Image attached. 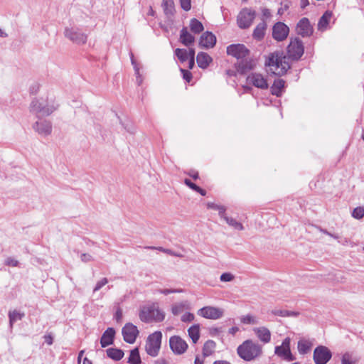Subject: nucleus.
Here are the masks:
<instances>
[{"instance_id": "obj_1", "label": "nucleus", "mask_w": 364, "mask_h": 364, "mask_svg": "<svg viewBox=\"0 0 364 364\" xmlns=\"http://www.w3.org/2000/svg\"><path fill=\"white\" fill-rule=\"evenodd\" d=\"M58 107V104L53 95H46L32 100L30 112L38 117L49 116Z\"/></svg>"}, {"instance_id": "obj_2", "label": "nucleus", "mask_w": 364, "mask_h": 364, "mask_svg": "<svg viewBox=\"0 0 364 364\" xmlns=\"http://www.w3.org/2000/svg\"><path fill=\"white\" fill-rule=\"evenodd\" d=\"M238 355L245 361H252L262 354V347L257 342L247 339L237 348Z\"/></svg>"}, {"instance_id": "obj_3", "label": "nucleus", "mask_w": 364, "mask_h": 364, "mask_svg": "<svg viewBox=\"0 0 364 364\" xmlns=\"http://www.w3.org/2000/svg\"><path fill=\"white\" fill-rule=\"evenodd\" d=\"M265 65L269 68L271 73L277 75L284 74L290 68L287 58L278 52L268 55Z\"/></svg>"}, {"instance_id": "obj_4", "label": "nucleus", "mask_w": 364, "mask_h": 364, "mask_svg": "<svg viewBox=\"0 0 364 364\" xmlns=\"http://www.w3.org/2000/svg\"><path fill=\"white\" fill-rule=\"evenodd\" d=\"M141 321L149 323L152 321L160 322L165 318L164 311L154 306L143 307L139 314Z\"/></svg>"}, {"instance_id": "obj_5", "label": "nucleus", "mask_w": 364, "mask_h": 364, "mask_svg": "<svg viewBox=\"0 0 364 364\" xmlns=\"http://www.w3.org/2000/svg\"><path fill=\"white\" fill-rule=\"evenodd\" d=\"M162 339L161 331H155L150 334L146 341L145 350L148 355L151 357L158 355Z\"/></svg>"}, {"instance_id": "obj_6", "label": "nucleus", "mask_w": 364, "mask_h": 364, "mask_svg": "<svg viewBox=\"0 0 364 364\" xmlns=\"http://www.w3.org/2000/svg\"><path fill=\"white\" fill-rule=\"evenodd\" d=\"M332 357L331 350L324 346H317L313 353V360L315 364H326Z\"/></svg>"}, {"instance_id": "obj_7", "label": "nucleus", "mask_w": 364, "mask_h": 364, "mask_svg": "<svg viewBox=\"0 0 364 364\" xmlns=\"http://www.w3.org/2000/svg\"><path fill=\"white\" fill-rule=\"evenodd\" d=\"M197 314L205 318L217 320L223 317L224 311L218 307L207 306L198 309Z\"/></svg>"}, {"instance_id": "obj_8", "label": "nucleus", "mask_w": 364, "mask_h": 364, "mask_svg": "<svg viewBox=\"0 0 364 364\" xmlns=\"http://www.w3.org/2000/svg\"><path fill=\"white\" fill-rule=\"evenodd\" d=\"M290 342L291 339L287 337L282 341V345L276 346L274 350V353L277 355L287 361H291L295 359V357L291 352Z\"/></svg>"}, {"instance_id": "obj_9", "label": "nucleus", "mask_w": 364, "mask_h": 364, "mask_svg": "<svg viewBox=\"0 0 364 364\" xmlns=\"http://www.w3.org/2000/svg\"><path fill=\"white\" fill-rule=\"evenodd\" d=\"M255 18V12L249 9H242L237 16V24L240 28H247Z\"/></svg>"}, {"instance_id": "obj_10", "label": "nucleus", "mask_w": 364, "mask_h": 364, "mask_svg": "<svg viewBox=\"0 0 364 364\" xmlns=\"http://www.w3.org/2000/svg\"><path fill=\"white\" fill-rule=\"evenodd\" d=\"M65 36L76 44L86 43L87 36L76 28H66L64 31Z\"/></svg>"}, {"instance_id": "obj_11", "label": "nucleus", "mask_w": 364, "mask_h": 364, "mask_svg": "<svg viewBox=\"0 0 364 364\" xmlns=\"http://www.w3.org/2000/svg\"><path fill=\"white\" fill-rule=\"evenodd\" d=\"M246 80L247 84L261 90H266L269 87L267 80L261 73H251L247 75Z\"/></svg>"}, {"instance_id": "obj_12", "label": "nucleus", "mask_w": 364, "mask_h": 364, "mask_svg": "<svg viewBox=\"0 0 364 364\" xmlns=\"http://www.w3.org/2000/svg\"><path fill=\"white\" fill-rule=\"evenodd\" d=\"M304 46L299 38L291 40L287 48L289 58L298 60L304 54Z\"/></svg>"}, {"instance_id": "obj_13", "label": "nucleus", "mask_w": 364, "mask_h": 364, "mask_svg": "<svg viewBox=\"0 0 364 364\" xmlns=\"http://www.w3.org/2000/svg\"><path fill=\"white\" fill-rule=\"evenodd\" d=\"M169 346L176 355L183 354L188 348L186 341L178 336H173L169 338Z\"/></svg>"}, {"instance_id": "obj_14", "label": "nucleus", "mask_w": 364, "mask_h": 364, "mask_svg": "<svg viewBox=\"0 0 364 364\" xmlns=\"http://www.w3.org/2000/svg\"><path fill=\"white\" fill-rule=\"evenodd\" d=\"M122 333L124 340L128 343H134L139 335L137 327L132 323H126L122 328Z\"/></svg>"}, {"instance_id": "obj_15", "label": "nucleus", "mask_w": 364, "mask_h": 364, "mask_svg": "<svg viewBox=\"0 0 364 364\" xmlns=\"http://www.w3.org/2000/svg\"><path fill=\"white\" fill-rule=\"evenodd\" d=\"M227 53L237 59L247 57L250 51L243 44H232L227 47Z\"/></svg>"}, {"instance_id": "obj_16", "label": "nucleus", "mask_w": 364, "mask_h": 364, "mask_svg": "<svg viewBox=\"0 0 364 364\" xmlns=\"http://www.w3.org/2000/svg\"><path fill=\"white\" fill-rule=\"evenodd\" d=\"M33 128L36 132L43 136H47L52 132V124L46 119H39L34 123Z\"/></svg>"}, {"instance_id": "obj_17", "label": "nucleus", "mask_w": 364, "mask_h": 364, "mask_svg": "<svg viewBox=\"0 0 364 364\" xmlns=\"http://www.w3.org/2000/svg\"><path fill=\"white\" fill-rule=\"evenodd\" d=\"M289 27L284 23L277 22L272 28V37L277 41H282L289 34Z\"/></svg>"}, {"instance_id": "obj_18", "label": "nucleus", "mask_w": 364, "mask_h": 364, "mask_svg": "<svg viewBox=\"0 0 364 364\" xmlns=\"http://www.w3.org/2000/svg\"><path fill=\"white\" fill-rule=\"evenodd\" d=\"M296 31L298 34L303 37L309 36L312 34L313 28L308 18H303L299 21L296 26Z\"/></svg>"}, {"instance_id": "obj_19", "label": "nucleus", "mask_w": 364, "mask_h": 364, "mask_svg": "<svg viewBox=\"0 0 364 364\" xmlns=\"http://www.w3.org/2000/svg\"><path fill=\"white\" fill-rule=\"evenodd\" d=\"M314 339L301 338L297 343V350L300 355H306L311 350L314 346Z\"/></svg>"}, {"instance_id": "obj_20", "label": "nucleus", "mask_w": 364, "mask_h": 364, "mask_svg": "<svg viewBox=\"0 0 364 364\" xmlns=\"http://www.w3.org/2000/svg\"><path fill=\"white\" fill-rule=\"evenodd\" d=\"M216 43V37L210 32H205L200 38L199 45L203 48H213Z\"/></svg>"}, {"instance_id": "obj_21", "label": "nucleus", "mask_w": 364, "mask_h": 364, "mask_svg": "<svg viewBox=\"0 0 364 364\" xmlns=\"http://www.w3.org/2000/svg\"><path fill=\"white\" fill-rule=\"evenodd\" d=\"M253 332L261 342L264 343H268L270 342L271 332L267 327L261 326L254 328Z\"/></svg>"}, {"instance_id": "obj_22", "label": "nucleus", "mask_w": 364, "mask_h": 364, "mask_svg": "<svg viewBox=\"0 0 364 364\" xmlns=\"http://www.w3.org/2000/svg\"><path fill=\"white\" fill-rule=\"evenodd\" d=\"M115 331L113 328H108L102 334L100 343L102 348L113 343Z\"/></svg>"}, {"instance_id": "obj_23", "label": "nucleus", "mask_w": 364, "mask_h": 364, "mask_svg": "<svg viewBox=\"0 0 364 364\" xmlns=\"http://www.w3.org/2000/svg\"><path fill=\"white\" fill-rule=\"evenodd\" d=\"M196 60L198 65L200 68L205 69L209 66L213 59L208 53L204 52H200L197 55Z\"/></svg>"}, {"instance_id": "obj_24", "label": "nucleus", "mask_w": 364, "mask_h": 364, "mask_svg": "<svg viewBox=\"0 0 364 364\" xmlns=\"http://www.w3.org/2000/svg\"><path fill=\"white\" fill-rule=\"evenodd\" d=\"M267 27V23L264 20L258 23L256 28L254 29L252 33L253 38L257 41L262 40L265 36Z\"/></svg>"}, {"instance_id": "obj_25", "label": "nucleus", "mask_w": 364, "mask_h": 364, "mask_svg": "<svg viewBox=\"0 0 364 364\" xmlns=\"http://www.w3.org/2000/svg\"><path fill=\"white\" fill-rule=\"evenodd\" d=\"M180 41L186 46H189L195 41V38L187 30L186 27L183 28L180 33Z\"/></svg>"}, {"instance_id": "obj_26", "label": "nucleus", "mask_w": 364, "mask_h": 364, "mask_svg": "<svg viewBox=\"0 0 364 364\" xmlns=\"http://www.w3.org/2000/svg\"><path fill=\"white\" fill-rule=\"evenodd\" d=\"M285 85V81L282 79H277L274 81L271 87V92L272 95L279 97L282 95V90Z\"/></svg>"}, {"instance_id": "obj_27", "label": "nucleus", "mask_w": 364, "mask_h": 364, "mask_svg": "<svg viewBox=\"0 0 364 364\" xmlns=\"http://www.w3.org/2000/svg\"><path fill=\"white\" fill-rule=\"evenodd\" d=\"M216 343L212 340L207 341L203 347V355L208 357L213 355L215 350Z\"/></svg>"}, {"instance_id": "obj_28", "label": "nucleus", "mask_w": 364, "mask_h": 364, "mask_svg": "<svg viewBox=\"0 0 364 364\" xmlns=\"http://www.w3.org/2000/svg\"><path fill=\"white\" fill-rule=\"evenodd\" d=\"M161 6L166 16H171L174 14L175 8L173 0H163Z\"/></svg>"}, {"instance_id": "obj_29", "label": "nucleus", "mask_w": 364, "mask_h": 364, "mask_svg": "<svg viewBox=\"0 0 364 364\" xmlns=\"http://www.w3.org/2000/svg\"><path fill=\"white\" fill-rule=\"evenodd\" d=\"M106 352L109 358L116 361L121 360L124 356V352L121 349L110 348Z\"/></svg>"}, {"instance_id": "obj_30", "label": "nucleus", "mask_w": 364, "mask_h": 364, "mask_svg": "<svg viewBox=\"0 0 364 364\" xmlns=\"http://www.w3.org/2000/svg\"><path fill=\"white\" fill-rule=\"evenodd\" d=\"M188 336L193 343H196L200 338V326L198 324L191 326L188 330Z\"/></svg>"}, {"instance_id": "obj_31", "label": "nucleus", "mask_w": 364, "mask_h": 364, "mask_svg": "<svg viewBox=\"0 0 364 364\" xmlns=\"http://www.w3.org/2000/svg\"><path fill=\"white\" fill-rule=\"evenodd\" d=\"M222 218L224 219L225 221L235 230H244V226L242 225V224L241 223L237 221L235 218L228 217L226 215V214L225 215V217H223Z\"/></svg>"}, {"instance_id": "obj_32", "label": "nucleus", "mask_w": 364, "mask_h": 364, "mask_svg": "<svg viewBox=\"0 0 364 364\" xmlns=\"http://www.w3.org/2000/svg\"><path fill=\"white\" fill-rule=\"evenodd\" d=\"M128 363L129 364H140L141 363L139 349L137 348H135L130 351Z\"/></svg>"}, {"instance_id": "obj_33", "label": "nucleus", "mask_w": 364, "mask_h": 364, "mask_svg": "<svg viewBox=\"0 0 364 364\" xmlns=\"http://www.w3.org/2000/svg\"><path fill=\"white\" fill-rule=\"evenodd\" d=\"M331 18V14L330 12L326 11L319 19L318 23V30L323 31L327 28L328 22Z\"/></svg>"}, {"instance_id": "obj_34", "label": "nucleus", "mask_w": 364, "mask_h": 364, "mask_svg": "<svg viewBox=\"0 0 364 364\" xmlns=\"http://www.w3.org/2000/svg\"><path fill=\"white\" fill-rule=\"evenodd\" d=\"M272 314L281 317L297 316L299 313L284 309H274L271 311Z\"/></svg>"}, {"instance_id": "obj_35", "label": "nucleus", "mask_w": 364, "mask_h": 364, "mask_svg": "<svg viewBox=\"0 0 364 364\" xmlns=\"http://www.w3.org/2000/svg\"><path fill=\"white\" fill-rule=\"evenodd\" d=\"M189 26L191 31L194 33H199L204 29L202 23L196 18H192Z\"/></svg>"}, {"instance_id": "obj_36", "label": "nucleus", "mask_w": 364, "mask_h": 364, "mask_svg": "<svg viewBox=\"0 0 364 364\" xmlns=\"http://www.w3.org/2000/svg\"><path fill=\"white\" fill-rule=\"evenodd\" d=\"M187 309H188V306L186 302L177 303L172 306L171 312L173 315L178 316Z\"/></svg>"}, {"instance_id": "obj_37", "label": "nucleus", "mask_w": 364, "mask_h": 364, "mask_svg": "<svg viewBox=\"0 0 364 364\" xmlns=\"http://www.w3.org/2000/svg\"><path fill=\"white\" fill-rule=\"evenodd\" d=\"M240 320L244 324L255 325L259 323L258 318L251 314L243 315L240 317Z\"/></svg>"}, {"instance_id": "obj_38", "label": "nucleus", "mask_w": 364, "mask_h": 364, "mask_svg": "<svg viewBox=\"0 0 364 364\" xmlns=\"http://www.w3.org/2000/svg\"><path fill=\"white\" fill-rule=\"evenodd\" d=\"M24 314L18 311L14 310L12 311H9V318L10 325L12 326L14 323H15L16 321L21 320Z\"/></svg>"}, {"instance_id": "obj_39", "label": "nucleus", "mask_w": 364, "mask_h": 364, "mask_svg": "<svg viewBox=\"0 0 364 364\" xmlns=\"http://www.w3.org/2000/svg\"><path fill=\"white\" fill-rule=\"evenodd\" d=\"M207 206L210 209H213V210H218V214H219V215H220V217L221 218L223 217H225V210H226V208H225V206L221 205H218V204H216V203H208L207 204Z\"/></svg>"}, {"instance_id": "obj_40", "label": "nucleus", "mask_w": 364, "mask_h": 364, "mask_svg": "<svg viewBox=\"0 0 364 364\" xmlns=\"http://www.w3.org/2000/svg\"><path fill=\"white\" fill-rule=\"evenodd\" d=\"M175 54L181 63L188 60V51L186 49L176 48Z\"/></svg>"}, {"instance_id": "obj_41", "label": "nucleus", "mask_w": 364, "mask_h": 364, "mask_svg": "<svg viewBox=\"0 0 364 364\" xmlns=\"http://www.w3.org/2000/svg\"><path fill=\"white\" fill-rule=\"evenodd\" d=\"M238 67H239V70L242 73L247 72V70H252L253 68V65L251 62H247V61H245V60H242L239 63Z\"/></svg>"}, {"instance_id": "obj_42", "label": "nucleus", "mask_w": 364, "mask_h": 364, "mask_svg": "<svg viewBox=\"0 0 364 364\" xmlns=\"http://www.w3.org/2000/svg\"><path fill=\"white\" fill-rule=\"evenodd\" d=\"M156 291L164 295H168L173 293H182L184 290L183 289H158Z\"/></svg>"}, {"instance_id": "obj_43", "label": "nucleus", "mask_w": 364, "mask_h": 364, "mask_svg": "<svg viewBox=\"0 0 364 364\" xmlns=\"http://www.w3.org/2000/svg\"><path fill=\"white\" fill-rule=\"evenodd\" d=\"M352 216L356 219H361L364 216V208H355L352 213Z\"/></svg>"}, {"instance_id": "obj_44", "label": "nucleus", "mask_w": 364, "mask_h": 364, "mask_svg": "<svg viewBox=\"0 0 364 364\" xmlns=\"http://www.w3.org/2000/svg\"><path fill=\"white\" fill-rule=\"evenodd\" d=\"M235 279V276L230 273V272H225L220 275V280L223 282H229L233 281Z\"/></svg>"}, {"instance_id": "obj_45", "label": "nucleus", "mask_w": 364, "mask_h": 364, "mask_svg": "<svg viewBox=\"0 0 364 364\" xmlns=\"http://www.w3.org/2000/svg\"><path fill=\"white\" fill-rule=\"evenodd\" d=\"M108 283V279L107 278H102L100 281H98L93 289V292H96L99 291L102 287L105 286Z\"/></svg>"}, {"instance_id": "obj_46", "label": "nucleus", "mask_w": 364, "mask_h": 364, "mask_svg": "<svg viewBox=\"0 0 364 364\" xmlns=\"http://www.w3.org/2000/svg\"><path fill=\"white\" fill-rule=\"evenodd\" d=\"M341 364H353L352 356L349 353H346L343 355Z\"/></svg>"}, {"instance_id": "obj_47", "label": "nucleus", "mask_w": 364, "mask_h": 364, "mask_svg": "<svg viewBox=\"0 0 364 364\" xmlns=\"http://www.w3.org/2000/svg\"><path fill=\"white\" fill-rule=\"evenodd\" d=\"M18 264V261L13 257H8L5 260V264L7 266L15 267H17Z\"/></svg>"}, {"instance_id": "obj_48", "label": "nucleus", "mask_w": 364, "mask_h": 364, "mask_svg": "<svg viewBox=\"0 0 364 364\" xmlns=\"http://www.w3.org/2000/svg\"><path fill=\"white\" fill-rule=\"evenodd\" d=\"M194 315L192 313L186 312L181 316V321L183 322H190L194 320Z\"/></svg>"}, {"instance_id": "obj_49", "label": "nucleus", "mask_w": 364, "mask_h": 364, "mask_svg": "<svg viewBox=\"0 0 364 364\" xmlns=\"http://www.w3.org/2000/svg\"><path fill=\"white\" fill-rule=\"evenodd\" d=\"M181 8L188 11L191 8V0H180Z\"/></svg>"}, {"instance_id": "obj_50", "label": "nucleus", "mask_w": 364, "mask_h": 364, "mask_svg": "<svg viewBox=\"0 0 364 364\" xmlns=\"http://www.w3.org/2000/svg\"><path fill=\"white\" fill-rule=\"evenodd\" d=\"M146 248L147 249H155V250H159V251H161L164 253H167L168 255H176L175 254L173 253V252L169 250V249H165L164 247H146Z\"/></svg>"}, {"instance_id": "obj_51", "label": "nucleus", "mask_w": 364, "mask_h": 364, "mask_svg": "<svg viewBox=\"0 0 364 364\" xmlns=\"http://www.w3.org/2000/svg\"><path fill=\"white\" fill-rule=\"evenodd\" d=\"M181 72L183 73V78L187 81L190 82L192 78V74L188 70H186L185 69H181Z\"/></svg>"}, {"instance_id": "obj_52", "label": "nucleus", "mask_w": 364, "mask_h": 364, "mask_svg": "<svg viewBox=\"0 0 364 364\" xmlns=\"http://www.w3.org/2000/svg\"><path fill=\"white\" fill-rule=\"evenodd\" d=\"M80 258L83 262H89L93 260V257L90 255L86 253L82 254L80 255Z\"/></svg>"}, {"instance_id": "obj_53", "label": "nucleus", "mask_w": 364, "mask_h": 364, "mask_svg": "<svg viewBox=\"0 0 364 364\" xmlns=\"http://www.w3.org/2000/svg\"><path fill=\"white\" fill-rule=\"evenodd\" d=\"M184 183L190 188H191L192 190L193 191H196V189L198 188V186H196L195 183H192L191 181V180L188 179V178H186L185 181H184Z\"/></svg>"}, {"instance_id": "obj_54", "label": "nucleus", "mask_w": 364, "mask_h": 364, "mask_svg": "<svg viewBox=\"0 0 364 364\" xmlns=\"http://www.w3.org/2000/svg\"><path fill=\"white\" fill-rule=\"evenodd\" d=\"M262 14L263 18H264L266 19L271 17L270 11L267 8H264L262 9Z\"/></svg>"}, {"instance_id": "obj_55", "label": "nucleus", "mask_w": 364, "mask_h": 364, "mask_svg": "<svg viewBox=\"0 0 364 364\" xmlns=\"http://www.w3.org/2000/svg\"><path fill=\"white\" fill-rule=\"evenodd\" d=\"M131 60H132V64L133 65L134 70H135V74L138 76L139 75V69L137 65L136 64V62L134 59V56L132 54H131Z\"/></svg>"}, {"instance_id": "obj_56", "label": "nucleus", "mask_w": 364, "mask_h": 364, "mask_svg": "<svg viewBox=\"0 0 364 364\" xmlns=\"http://www.w3.org/2000/svg\"><path fill=\"white\" fill-rule=\"evenodd\" d=\"M45 342L48 345H52L53 342V338L50 334L45 335L44 336Z\"/></svg>"}, {"instance_id": "obj_57", "label": "nucleus", "mask_w": 364, "mask_h": 364, "mask_svg": "<svg viewBox=\"0 0 364 364\" xmlns=\"http://www.w3.org/2000/svg\"><path fill=\"white\" fill-rule=\"evenodd\" d=\"M115 317L117 321L120 320L122 317V311L120 309H118L115 314Z\"/></svg>"}, {"instance_id": "obj_58", "label": "nucleus", "mask_w": 364, "mask_h": 364, "mask_svg": "<svg viewBox=\"0 0 364 364\" xmlns=\"http://www.w3.org/2000/svg\"><path fill=\"white\" fill-rule=\"evenodd\" d=\"M238 331H239V328L237 326H233V327L230 328L228 331L229 333H230L232 335H235Z\"/></svg>"}, {"instance_id": "obj_59", "label": "nucleus", "mask_w": 364, "mask_h": 364, "mask_svg": "<svg viewBox=\"0 0 364 364\" xmlns=\"http://www.w3.org/2000/svg\"><path fill=\"white\" fill-rule=\"evenodd\" d=\"M309 4V0H300V6L301 9L306 8Z\"/></svg>"}, {"instance_id": "obj_60", "label": "nucleus", "mask_w": 364, "mask_h": 364, "mask_svg": "<svg viewBox=\"0 0 364 364\" xmlns=\"http://www.w3.org/2000/svg\"><path fill=\"white\" fill-rule=\"evenodd\" d=\"M188 58H194L195 57V50L193 48L189 49L188 52Z\"/></svg>"}, {"instance_id": "obj_61", "label": "nucleus", "mask_w": 364, "mask_h": 364, "mask_svg": "<svg viewBox=\"0 0 364 364\" xmlns=\"http://www.w3.org/2000/svg\"><path fill=\"white\" fill-rule=\"evenodd\" d=\"M154 364H167V362L164 358H159L155 360Z\"/></svg>"}, {"instance_id": "obj_62", "label": "nucleus", "mask_w": 364, "mask_h": 364, "mask_svg": "<svg viewBox=\"0 0 364 364\" xmlns=\"http://www.w3.org/2000/svg\"><path fill=\"white\" fill-rule=\"evenodd\" d=\"M189 59V62H188V68L189 69H192L195 65V60H194V58H188Z\"/></svg>"}, {"instance_id": "obj_63", "label": "nucleus", "mask_w": 364, "mask_h": 364, "mask_svg": "<svg viewBox=\"0 0 364 364\" xmlns=\"http://www.w3.org/2000/svg\"><path fill=\"white\" fill-rule=\"evenodd\" d=\"M194 364H203V360H200L198 356H196Z\"/></svg>"}, {"instance_id": "obj_64", "label": "nucleus", "mask_w": 364, "mask_h": 364, "mask_svg": "<svg viewBox=\"0 0 364 364\" xmlns=\"http://www.w3.org/2000/svg\"><path fill=\"white\" fill-rule=\"evenodd\" d=\"M213 364H230V363L229 362L225 361V360H218V361H215L213 363Z\"/></svg>"}]
</instances>
